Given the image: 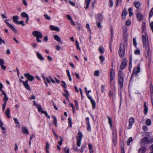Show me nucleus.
Returning a JSON list of instances; mask_svg holds the SVG:
<instances>
[{
    "mask_svg": "<svg viewBox=\"0 0 153 153\" xmlns=\"http://www.w3.org/2000/svg\"><path fill=\"white\" fill-rule=\"evenodd\" d=\"M63 150L65 153H69V149H67L66 147L64 148Z\"/></svg>",
    "mask_w": 153,
    "mask_h": 153,
    "instance_id": "obj_46",
    "label": "nucleus"
},
{
    "mask_svg": "<svg viewBox=\"0 0 153 153\" xmlns=\"http://www.w3.org/2000/svg\"><path fill=\"white\" fill-rule=\"evenodd\" d=\"M129 124L127 127V129H130L131 128V127L134 122V119L133 117L130 118L128 120Z\"/></svg>",
    "mask_w": 153,
    "mask_h": 153,
    "instance_id": "obj_7",
    "label": "nucleus"
},
{
    "mask_svg": "<svg viewBox=\"0 0 153 153\" xmlns=\"http://www.w3.org/2000/svg\"><path fill=\"white\" fill-rule=\"evenodd\" d=\"M54 39L60 43L61 44H62L63 43L62 42L60 37L57 35L54 36Z\"/></svg>",
    "mask_w": 153,
    "mask_h": 153,
    "instance_id": "obj_15",
    "label": "nucleus"
},
{
    "mask_svg": "<svg viewBox=\"0 0 153 153\" xmlns=\"http://www.w3.org/2000/svg\"><path fill=\"white\" fill-rule=\"evenodd\" d=\"M150 25L151 27V29L153 32V22H152L150 23Z\"/></svg>",
    "mask_w": 153,
    "mask_h": 153,
    "instance_id": "obj_64",
    "label": "nucleus"
},
{
    "mask_svg": "<svg viewBox=\"0 0 153 153\" xmlns=\"http://www.w3.org/2000/svg\"><path fill=\"white\" fill-rule=\"evenodd\" d=\"M99 71L98 70L94 72V75L96 76H99Z\"/></svg>",
    "mask_w": 153,
    "mask_h": 153,
    "instance_id": "obj_40",
    "label": "nucleus"
},
{
    "mask_svg": "<svg viewBox=\"0 0 153 153\" xmlns=\"http://www.w3.org/2000/svg\"><path fill=\"white\" fill-rule=\"evenodd\" d=\"M133 41L134 45L135 47H136L137 42H136V39L135 38H133Z\"/></svg>",
    "mask_w": 153,
    "mask_h": 153,
    "instance_id": "obj_53",
    "label": "nucleus"
},
{
    "mask_svg": "<svg viewBox=\"0 0 153 153\" xmlns=\"http://www.w3.org/2000/svg\"><path fill=\"white\" fill-rule=\"evenodd\" d=\"M99 58L100 60H101V62H102L105 60V58L102 55L100 56Z\"/></svg>",
    "mask_w": 153,
    "mask_h": 153,
    "instance_id": "obj_51",
    "label": "nucleus"
},
{
    "mask_svg": "<svg viewBox=\"0 0 153 153\" xmlns=\"http://www.w3.org/2000/svg\"><path fill=\"white\" fill-rule=\"evenodd\" d=\"M73 149L74 150L76 151H79L78 149L76 147L75 145H74L73 147Z\"/></svg>",
    "mask_w": 153,
    "mask_h": 153,
    "instance_id": "obj_63",
    "label": "nucleus"
},
{
    "mask_svg": "<svg viewBox=\"0 0 153 153\" xmlns=\"http://www.w3.org/2000/svg\"><path fill=\"white\" fill-rule=\"evenodd\" d=\"M59 139H60V140L59 142H58V143L59 145L61 146L62 145V141L63 140V138L61 136H60L59 137Z\"/></svg>",
    "mask_w": 153,
    "mask_h": 153,
    "instance_id": "obj_42",
    "label": "nucleus"
},
{
    "mask_svg": "<svg viewBox=\"0 0 153 153\" xmlns=\"http://www.w3.org/2000/svg\"><path fill=\"white\" fill-rule=\"evenodd\" d=\"M123 74L122 71H120L119 72L118 78H123Z\"/></svg>",
    "mask_w": 153,
    "mask_h": 153,
    "instance_id": "obj_47",
    "label": "nucleus"
},
{
    "mask_svg": "<svg viewBox=\"0 0 153 153\" xmlns=\"http://www.w3.org/2000/svg\"><path fill=\"white\" fill-rule=\"evenodd\" d=\"M91 0H85V3L86 5V7H85V8L86 9L88 7L90 1Z\"/></svg>",
    "mask_w": 153,
    "mask_h": 153,
    "instance_id": "obj_26",
    "label": "nucleus"
},
{
    "mask_svg": "<svg viewBox=\"0 0 153 153\" xmlns=\"http://www.w3.org/2000/svg\"><path fill=\"white\" fill-rule=\"evenodd\" d=\"M108 120V123L110 124L111 128H112V123L111 119V118L109 117V116H108L107 117Z\"/></svg>",
    "mask_w": 153,
    "mask_h": 153,
    "instance_id": "obj_30",
    "label": "nucleus"
},
{
    "mask_svg": "<svg viewBox=\"0 0 153 153\" xmlns=\"http://www.w3.org/2000/svg\"><path fill=\"white\" fill-rule=\"evenodd\" d=\"M5 114L7 117L8 118H9L10 117V108H7L6 111L5 112Z\"/></svg>",
    "mask_w": 153,
    "mask_h": 153,
    "instance_id": "obj_24",
    "label": "nucleus"
},
{
    "mask_svg": "<svg viewBox=\"0 0 153 153\" xmlns=\"http://www.w3.org/2000/svg\"><path fill=\"white\" fill-rule=\"evenodd\" d=\"M91 102L92 105V108L93 109H94L96 106V102L94 100H92L91 101Z\"/></svg>",
    "mask_w": 153,
    "mask_h": 153,
    "instance_id": "obj_34",
    "label": "nucleus"
},
{
    "mask_svg": "<svg viewBox=\"0 0 153 153\" xmlns=\"http://www.w3.org/2000/svg\"><path fill=\"white\" fill-rule=\"evenodd\" d=\"M146 124L147 126H150L151 124V121L149 119H147L146 121Z\"/></svg>",
    "mask_w": 153,
    "mask_h": 153,
    "instance_id": "obj_37",
    "label": "nucleus"
},
{
    "mask_svg": "<svg viewBox=\"0 0 153 153\" xmlns=\"http://www.w3.org/2000/svg\"><path fill=\"white\" fill-rule=\"evenodd\" d=\"M133 5L136 8L139 7L140 5V3L138 1H135L133 3Z\"/></svg>",
    "mask_w": 153,
    "mask_h": 153,
    "instance_id": "obj_25",
    "label": "nucleus"
},
{
    "mask_svg": "<svg viewBox=\"0 0 153 153\" xmlns=\"http://www.w3.org/2000/svg\"><path fill=\"white\" fill-rule=\"evenodd\" d=\"M2 43H3L4 44H6L5 41L3 40L1 37H0V45H1Z\"/></svg>",
    "mask_w": 153,
    "mask_h": 153,
    "instance_id": "obj_55",
    "label": "nucleus"
},
{
    "mask_svg": "<svg viewBox=\"0 0 153 153\" xmlns=\"http://www.w3.org/2000/svg\"><path fill=\"white\" fill-rule=\"evenodd\" d=\"M148 111V108L147 107H144V114L146 115Z\"/></svg>",
    "mask_w": 153,
    "mask_h": 153,
    "instance_id": "obj_48",
    "label": "nucleus"
},
{
    "mask_svg": "<svg viewBox=\"0 0 153 153\" xmlns=\"http://www.w3.org/2000/svg\"><path fill=\"white\" fill-rule=\"evenodd\" d=\"M97 22H98L97 24V27L99 28H101V23L99 22H98V20H97Z\"/></svg>",
    "mask_w": 153,
    "mask_h": 153,
    "instance_id": "obj_61",
    "label": "nucleus"
},
{
    "mask_svg": "<svg viewBox=\"0 0 153 153\" xmlns=\"http://www.w3.org/2000/svg\"><path fill=\"white\" fill-rule=\"evenodd\" d=\"M22 130L23 133L24 134H27V135H28L29 134V132L26 128L25 127H22Z\"/></svg>",
    "mask_w": 153,
    "mask_h": 153,
    "instance_id": "obj_22",
    "label": "nucleus"
},
{
    "mask_svg": "<svg viewBox=\"0 0 153 153\" xmlns=\"http://www.w3.org/2000/svg\"><path fill=\"white\" fill-rule=\"evenodd\" d=\"M132 9L131 8H129L128 9V11L129 13V16L131 17L133 15V13H132Z\"/></svg>",
    "mask_w": 153,
    "mask_h": 153,
    "instance_id": "obj_33",
    "label": "nucleus"
},
{
    "mask_svg": "<svg viewBox=\"0 0 153 153\" xmlns=\"http://www.w3.org/2000/svg\"><path fill=\"white\" fill-rule=\"evenodd\" d=\"M113 2L112 0H109V7H111L113 6Z\"/></svg>",
    "mask_w": 153,
    "mask_h": 153,
    "instance_id": "obj_50",
    "label": "nucleus"
},
{
    "mask_svg": "<svg viewBox=\"0 0 153 153\" xmlns=\"http://www.w3.org/2000/svg\"><path fill=\"white\" fill-rule=\"evenodd\" d=\"M50 146V144L48 143H46V145L45 146V150H49V148Z\"/></svg>",
    "mask_w": 153,
    "mask_h": 153,
    "instance_id": "obj_52",
    "label": "nucleus"
},
{
    "mask_svg": "<svg viewBox=\"0 0 153 153\" xmlns=\"http://www.w3.org/2000/svg\"><path fill=\"white\" fill-rule=\"evenodd\" d=\"M76 46H77V49H78V50H80V49L79 46V43H78V42L77 41V40L76 41Z\"/></svg>",
    "mask_w": 153,
    "mask_h": 153,
    "instance_id": "obj_59",
    "label": "nucleus"
},
{
    "mask_svg": "<svg viewBox=\"0 0 153 153\" xmlns=\"http://www.w3.org/2000/svg\"><path fill=\"white\" fill-rule=\"evenodd\" d=\"M104 50L102 47H100L99 49V51L101 53H103L104 52Z\"/></svg>",
    "mask_w": 153,
    "mask_h": 153,
    "instance_id": "obj_41",
    "label": "nucleus"
},
{
    "mask_svg": "<svg viewBox=\"0 0 153 153\" xmlns=\"http://www.w3.org/2000/svg\"><path fill=\"white\" fill-rule=\"evenodd\" d=\"M118 84L121 88H122L123 85V78H118Z\"/></svg>",
    "mask_w": 153,
    "mask_h": 153,
    "instance_id": "obj_14",
    "label": "nucleus"
},
{
    "mask_svg": "<svg viewBox=\"0 0 153 153\" xmlns=\"http://www.w3.org/2000/svg\"><path fill=\"white\" fill-rule=\"evenodd\" d=\"M142 40L143 47L145 48L147 54L149 55V53L150 48L147 36L146 35H143Z\"/></svg>",
    "mask_w": 153,
    "mask_h": 153,
    "instance_id": "obj_1",
    "label": "nucleus"
},
{
    "mask_svg": "<svg viewBox=\"0 0 153 153\" xmlns=\"http://www.w3.org/2000/svg\"><path fill=\"white\" fill-rule=\"evenodd\" d=\"M4 63V61L3 59H0V65L1 66L3 65Z\"/></svg>",
    "mask_w": 153,
    "mask_h": 153,
    "instance_id": "obj_56",
    "label": "nucleus"
},
{
    "mask_svg": "<svg viewBox=\"0 0 153 153\" xmlns=\"http://www.w3.org/2000/svg\"><path fill=\"white\" fill-rule=\"evenodd\" d=\"M87 125V129L89 131H91V128L90 123L86 124Z\"/></svg>",
    "mask_w": 153,
    "mask_h": 153,
    "instance_id": "obj_44",
    "label": "nucleus"
},
{
    "mask_svg": "<svg viewBox=\"0 0 153 153\" xmlns=\"http://www.w3.org/2000/svg\"><path fill=\"white\" fill-rule=\"evenodd\" d=\"M52 117L53 118V123L55 126H56L57 125V119L54 116H53Z\"/></svg>",
    "mask_w": 153,
    "mask_h": 153,
    "instance_id": "obj_35",
    "label": "nucleus"
},
{
    "mask_svg": "<svg viewBox=\"0 0 153 153\" xmlns=\"http://www.w3.org/2000/svg\"><path fill=\"white\" fill-rule=\"evenodd\" d=\"M7 20H5L4 22L7 25V26L15 33H17V30L14 27V26L12 25H10L8 22L7 21Z\"/></svg>",
    "mask_w": 153,
    "mask_h": 153,
    "instance_id": "obj_8",
    "label": "nucleus"
},
{
    "mask_svg": "<svg viewBox=\"0 0 153 153\" xmlns=\"http://www.w3.org/2000/svg\"><path fill=\"white\" fill-rule=\"evenodd\" d=\"M119 54L120 57L122 58L125 55V47L123 45H120L119 51Z\"/></svg>",
    "mask_w": 153,
    "mask_h": 153,
    "instance_id": "obj_4",
    "label": "nucleus"
},
{
    "mask_svg": "<svg viewBox=\"0 0 153 153\" xmlns=\"http://www.w3.org/2000/svg\"><path fill=\"white\" fill-rule=\"evenodd\" d=\"M153 15V7L151 9L149 14V18H150Z\"/></svg>",
    "mask_w": 153,
    "mask_h": 153,
    "instance_id": "obj_45",
    "label": "nucleus"
},
{
    "mask_svg": "<svg viewBox=\"0 0 153 153\" xmlns=\"http://www.w3.org/2000/svg\"><path fill=\"white\" fill-rule=\"evenodd\" d=\"M79 136L77 137V146H80L81 144V141L82 137V135L80 131L78 132Z\"/></svg>",
    "mask_w": 153,
    "mask_h": 153,
    "instance_id": "obj_5",
    "label": "nucleus"
},
{
    "mask_svg": "<svg viewBox=\"0 0 153 153\" xmlns=\"http://www.w3.org/2000/svg\"><path fill=\"white\" fill-rule=\"evenodd\" d=\"M146 148L145 147H142L139 149L138 153H145V151H146Z\"/></svg>",
    "mask_w": 153,
    "mask_h": 153,
    "instance_id": "obj_17",
    "label": "nucleus"
},
{
    "mask_svg": "<svg viewBox=\"0 0 153 153\" xmlns=\"http://www.w3.org/2000/svg\"><path fill=\"white\" fill-rule=\"evenodd\" d=\"M140 68L139 66H138L136 68L134 69L133 73L131 75V77L132 76L135 74L136 75L140 71Z\"/></svg>",
    "mask_w": 153,
    "mask_h": 153,
    "instance_id": "obj_11",
    "label": "nucleus"
},
{
    "mask_svg": "<svg viewBox=\"0 0 153 153\" xmlns=\"http://www.w3.org/2000/svg\"><path fill=\"white\" fill-rule=\"evenodd\" d=\"M137 18L139 21L143 20V16L140 13H138L137 14Z\"/></svg>",
    "mask_w": 153,
    "mask_h": 153,
    "instance_id": "obj_19",
    "label": "nucleus"
},
{
    "mask_svg": "<svg viewBox=\"0 0 153 153\" xmlns=\"http://www.w3.org/2000/svg\"><path fill=\"white\" fill-rule=\"evenodd\" d=\"M36 108L38 109V110L39 112H41L42 114H45L47 117L49 119H50V117L48 114L47 111L42 110V108L40 105H39Z\"/></svg>",
    "mask_w": 153,
    "mask_h": 153,
    "instance_id": "obj_6",
    "label": "nucleus"
},
{
    "mask_svg": "<svg viewBox=\"0 0 153 153\" xmlns=\"http://www.w3.org/2000/svg\"><path fill=\"white\" fill-rule=\"evenodd\" d=\"M70 105L72 107L73 112H74L75 110V107L74 105L72 103H70Z\"/></svg>",
    "mask_w": 153,
    "mask_h": 153,
    "instance_id": "obj_62",
    "label": "nucleus"
},
{
    "mask_svg": "<svg viewBox=\"0 0 153 153\" xmlns=\"http://www.w3.org/2000/svg\"><path fill=\"white\" fill-rule=\"evenodd\" d=\"M150 143V141L147 137H145L142 139L140 143V144L142 146L145 147Z\"/></svg>",
    "mask_w": 153,
    "mask_h": 153,
    "instance_id": "obj_3",
    "label": "nucleus"
},
{
    "mask_svg": "<svg viewBox=\"0 0 153 153\" xmlns=\"http://www.w3.org/2000/svg\"><path fill=\"white\" fill-rule=\"evenodd\" d=\"M115 95V92L114 90H111L109 91V96L110 97H114Z\"/></svg>",
    "mask_w": 153,
    "mask_h": 153,
    "instance_id": "obj_20",
    "label": "nucleus"
},
{
    "mask_svg": "<svg viewBox=\"0 0 153 153\" xmlns=\"http://www.w3.org/2000/svg\"><path fill=\"white\" fill-rule=\"evenodd\" d=\"M21 16L23 18H26L29 17L28 15L25 13L23 12L21 14Z\"/></svg>",
    "mask_w": 153,
    "mask_h": 153,
    "instance_id": "obj_28",
    "label": "nucleus"
},
{
    "mask_svg": "<svg viewBox=\"0 0 153 153\" xmlns=\"http://www.w3.org/2000/svg\"><path fill=\"white\" fill-rule=\"evenodd\" d=\"M127 14V12L126 9H124L122 13L123 19H126V16Z\"/></svg>",
    "mask_w": 153,
    "mask_h": 153,
    "instance_id": "obj_18",
    "label": "nucleus"
},
{
    "mask_svg": "<svg viewBox=\"0 0 153 153\" xmlns=\"http://www.w3.org/2000/svg\"><path fill=\"white\" fill-rule=\"evenodd\" d=\"M50 27L51 30H55L57 32H59V29L58 27H54L52 25H51Z\"/></svg>",
    "mask_w": 153,
    "mask_h": 153,
    "instance_id": "obj_16",
    "label": "nucleus"
},
{
    "mask_svg": "<svg viewBox=\"0 0 153 153\" xmlns=\"http://www.w3.org/2000/svg\"><path fill=\"white\" fill-rule=\"evenodd\" d=\"M13 19V22L16 24H17L18 22V20L19 19V18L17 16H13L12 18Z\"/></svg>",
    "mask_w": 153,
    "mask_h": 153,
    "instance_id": "obj_23",
    "label": "nucleus"
},
{
    "mask_svg": "<svg viewBox=\"0 0 153 153\" xmlns=\"http://www.w3.org/2000/svg\"><path fill=\"white\" fill-rule=\"evenodd\" d=\"M44 16L45 19L48 20H50L51 19V18L47 14H44Z\"/></svg>",
    "mask_w": 153,
    "mask_h": 153,
    "instance_id": "obj_49",
    "label": "nucleus"
},
{
    "mask_svg": "<svg viewBox=\"0 0 153 153\" xmlns=\"http://www.w3.org/2000/svg\"><path fill=\"white\" fill-rule=\"evenodd\" d=\"M132 137H130L128 138L127 141V144L128 146H129L130 144V143L132 141Z\"/></svg>",
    "mask_w": 153,
    "mask_h": 153,
    "instance_id": "obj_32",
    "label": "nucleus"
},
{
    "mask_svg": "<svg viewBox=\"0 0 153 153\" xmlns=\"http://www.w3.org/2000/svg\"><path fill=\"white\" fill-rule=\"evenodd\" d=\"M127 28L125 26L123 27V33L125 35V36H127Z\"/></svg>",
    "mask_w": 153,
    "mask_h": 153,
    "instance_id": "obj_27",
    "label": "nucleus"
},
{
    "mask_svg": "<svg viewBox=\"0 0 153 153\" xmlns=\"http://www.w3.org/2000/svg\"><path fill=\"white\" fill-rule=\"evenodd\" d=\"M20 81L22 82L25 87L27 90H30V86L28 84V80H26L25 82H24L20 79Z\"/></svg>",
    "mask_w": 153,
    "mask_h": 153,
    "instance_id": "obj_9",
    "label": "nucleus"
},
{
    "mask_svg": "<svg viewBox=\"0 0 153 153\" xmlns=\"http://www.w3.org/2000/svg\"><path fill=\"white\" fill-rule=\"evenodd\" d=\"M15 121V123L17 124H18V125H19V123L18 121V120L16 118H14L13 119Z\"/></svg>",
    "mask_w": 153,
    "mask_h": 153,
    "instance_id": "obj_57",
    "label": "nucleus"
},
{
    "mask_svg": "<svg viewBox=\"0 0 153 153\" xmlns=\"http://www.w3.org/2000/svg\"><path fill=\"white\" fill-rule=\"evenodd\" d=\"M110 76H115V72L113 68L111 70Z\"/></svg>",
    "mask_w": 153,
    "mask_h": 153,
    "instance_id": "obj_36",
    "label": "nucleus"
},
{
    "mask_svg": "<svg viewBox=\"0 0 153 153\" xmlns=\"http://www.w3.org/2000/svg\"><path fill=\"white\" fill-rule=\"evenodd\" d=\"M115 76H110V81L111 83H112Z\"/></svg>",
    "mask_w": 153,
    "mask_h": 153,
    "instance_id": "obj_54",
    "label": "nucleus"
},
{
    "mask_svg": "<svg viewBox=\"0 0 153 153\" xmlns=\"http://www.w3.org/2000/svg\"><path fill=\"white\" fill-rule=\"evenodd\" d=\"M24 22L23 21H21L20 22L18 21V22L17 23V25L20 24V25H21L23 26H25V24L24 23Z\"/></svg>",
    "mask_w": 153,
    "mask_h": 153,
    "instance_id": "obj_43",
    "label": "nucleus"
},
{
    "mask_svg": "<svg viewBox=\"0 0 153 153\" xmlns=\"http://www.w3.org/2000/svg\"><path fill=\"white\" fill-rule=\"evenodd\" d=\"M32 34L34 36L36 37V40L38 42H41V40L39 39H41L43 36L40 32L36 30L32 32Z\"/></svg>",
    "mask_w": 153,
    "mask_h": 153,
    "instance_id": "obj_2",
    "label": "nucleus"
},
{
    "mask_svg": "<svg viewBox=\"0 0 153 153\" xmlns=\"http://www.w3.org/2000/svg\"><path fill=\"white\" fill-rule=\"evenodd\" d=\"M69 127H71L72 126L71 119L70 118H68Z\"/></svg>",
    "mask_w": 153,
    "mask_h": 153,
    "instance_id": "obj_38",
    "label": "nucleus"
},
{
    "mask_svg": "<svg viewBox=\"0 0 153 153\" xmlns=\"http://www.w3.org/2000/svg\"><path fill=\"white\" fill-rule=\"evenodd\" d=\"M97 20L98 22L102 21L103 19L102 16L100 14H99L98 15Z\"/></svg>",
    "mask_w": 153,
    "mask_h": 153,
    "instance_id": "obj_29",
    "label": "nucleus"
},
{
    "mask_svg": "<svg viewBox=\"0 0 153 153\" xmlns=\"http://www.w3.org/2000/svg\"><path fill=\"white\" fill-rule=\"evenodd\" d=\"M134 53L135 54L138 55L140 53V51L139 50H136L135 51Z\"/></svg>",
    "mask_w": 153,
    "mask_h": 153,
    "instance_id": "obj_58",
    "label": "nucleus"
},
{
    "mask_svg": "<svg viewBox=\"0 0 153 153\" xmlns=\"http://www.w3.org/2000/svg\"><path fill=\"white\" fill-rule=\"evenodd\" d=\"M61 82L62 83V84H61V86L64 88H66L67 87V85L63 81H62Z\"/></svg>",
    "mask_w": 153,
    "mask_h": 153,
    "instance_id": "obj_39",
    "label": "nucleus"
},
{
    "mask_svg": "<svg viewBox=\"0 0 153 153\" xmlns=\"http://www.w3.org/2000/svg\"><path fill=\"white\" fill-rule=\"evenodd\" d=\"M126 59H124L123 60L121 65L120 68L121 69H124L126 65Z\"/></svg>",
    "mask_w": 153,
    "mask_h": 153,
    "instance_id": "obj_13",
    "label": "nucleus"
},
{
    "mask_svg": "<svg viewBox=\"0 0 153 153\" xmlns=\"http://www.w3.org/2000/svg\"><path fill=\"white\" fill-rule=\"evenodd\" d=\"M3 124L1 121H0V127L2 130H6V128L3 127Z\"/></svg>",
    "mask_w": 153,
    "mask_h": 153,
    "instance_id": "obj_31",
    "label": "nucleus"
},
{
    "mask_svg": "<svg viewBox=\"0 0 153 153\" xmlns=\"http://www.w3.org/2000/svg\"><path fill=\"white\" fill-rule=\"evenodd\" d=\"M50 77L49 76L48 77H45L44 76H42V77L44 79V82L47 87L48 86L47 83H51V79Z\"/></svg>",
    "mask_w": 153,
    "mask_h": 153,
    "instance_id": "obj_10",
    "label": "nucleus"
},
{
    "mask_svg": "<svg viewBox=\"0 0 153 153\" xmlns=\"http://www.w3.org/2000/svg\"><path fill=\"white\" fill-rule=\"evenodd\" d=\"M8 100V98L7 97V95H4L3 98V100L4 101H7Z\"/></svg>",
    "mask_w": 153,
    "mask_h": 153,
    "instance_id": "obj_60",
    "label": "nucleus"
},
{
    "mask_svg": "<svg viewBox=\"0 0 153 153\" xmlns=\"http://www.w3.org/2000/svg\"><path fill=\"white\" fill-rule=\"evenodd\" d=\"M24 75L27 78L28 81L29 80L31 81L35 79L33 76L30 75L28 73L25 74Z\"/></svg>",
    "mask_w": 153,
    "mask_h": 153,
    "instance_id": "obj_12",
    "label": "nucleus"
},
{
    "mask_svg": "<svg viewBox=\"0 0 153 153\" xmlns=\"http://www.w3.org/2000/svg\"><path fill=\"white\" fill-rule=\"evenodd\" d=\"M36 55L38 58L40 60L42 61L44 59V58L39 52L37 53Z\"/></svg>",
    "mask_w": 153,
    "mask_h": 153,
    "instance_id": "obj_21",
    "label": "nucleus"
}]
</instances>
